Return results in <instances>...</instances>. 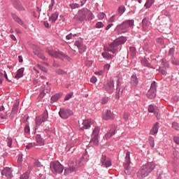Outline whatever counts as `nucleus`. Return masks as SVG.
<instances>
[{"label": "nucleus", "mask_w": 179, "mask_h": 179, "mask_svg": "<svg viewBox=\"0 0 179 179\" xmlns=\"http://www.w3.org/2000/svg\"><path fill=\"white\" fill-rule=\"evenodd\" d=\"M129 51H130L132 58H134V57H135V55H136V48H135L134 46H131V47H129Z\"/></svg>", "instance_id": "c9c22d12"}, {"label": "nucleus", "mask_w": 179, "mask_h": 179, "mask_svg": "<svg viewBox=\"0 0 179 179\" xmlns=\"http://www.w3.org/2000/svg\"><path fill=\"white\" fill-rule=\"evenodd\" d=\"M101 55L104 59H106L107 61H111L113 58H114V55L108 53V52H103L101 53Z\"/></svg>", "instance_id": "393cba45"}, {"label": "nucleus", "mask_w": 179, "mask_h": 179, "mask_svg": "<svg viewBox=\"0 0 179 179\" xmlns=\"http://www.w3.org/2000/svg\"><path fill=\"white\" fill-rule=\"evenodd\" d=\"M11 16H12L13 20H15L16 22V23H18V24H20V26H22L23 27H26L24 22H23V20L22 19H20V17H19V16H17V15H16L15 13H11Z\"/></svg>", "instance_id": "a211bd4d"}, {"label": "nucleus", "mask_w": 179, "mask_h": 179, "mask_svg": "<svg viewBox=\"0 0 179 179\" xmlns=\"http://www.w3.org/2000/svg\"><path fill=\"white\" fill-rule=\"evenodd\" d=\"M29 177H30V171H27L20 176V179H29Z\"/></svg>", "instance_id": "e433bc0d"}, {"label": "nucleus", "mask_w": 179, "mask_h": 179, "mask_svg": "<svg viewBox=\"0 0 179 179\" xmlns=\"http://www.w3.org/2000/svg\"><path fill=\"white\" fill-rule=\"evenodd\" d=\"M155 168L156 165L155 162H148L141 166V169L137 173V177L138 178H145L148 177Z\"/></svg>", "instance_id": "f03ea898"}, {"label": "nucleus", "mask_w": 179, "mask_h": 179, "mask_svg": "<svg viewBox=\"0 0 179 179\" xmlns=\"http://www.w3.org/2000/svg\"><path fill=\"white\" fill-rule=\"evenodd\" d=\"M157 90V86L156 85V81H152L150 85V88L147 92V97L150 99H153L156 97V92Z\"/></svg>", "instance_id": "6e6552de"}, {"label": "nucleus", "mask_w": 179, "mask_h": 179, "mask_svg": "<svg viewBox=\"0 0 179 179\" xmlns=\"http://www.w3.org/2000/svg\"><path fill=\"white\" fill-rule=\"evenodd\" d=\"M74 45H76V47H77V48H78V51L80 54H83V52H86V50H87L86 45L80 43L79 41H76L74 43Z\"/></svg>", "instance_id": "dca6fc26"}, {"label": "nucleus", "mask_w": 179, "mask_h": 179, "mask_svg": "<svg viewBox=\"0 0 179 179\" xmlns=\"http://www.w3.org/2000/svg\"><path fill=\"white\" fill-rule=\"evenodd\" d=\"M161 62L165 68H169L170 65L169 64V62L164 60V59H161Z\"/></svg>", "instance_id": "c03bdc74"}, {"label": "nucleus", "mask_w": 179, "mask_h": 179, "mask_svg": "<svg viewBox=\"0 0 179 179\" xmlns=\"http://www.w3.org/2000/svg\"><path fill=\"white\" fill-rule=\"evenodd\" d=\"M69 7L71 9H78L80 8V6L78 3H70Z\"/></svg>", "instance_id": "ea45409f"}, {"label": "nucleus", "mask_w": 179, "mask_h": 179, "mask_svg": "<svg viewBox=\"0 0 179 179\" xmlns=\"http://www.w3.org/2000/svg\"><path fill=\"white\" fill-rule=\"evenodd\" d=\"M117 83V87H116V99H120V96L122 94V90L121 91V81H120V79H117L116 80Z\"/></svg>", "instance_id": "6ab92c4d"}, {"label": "nucleus", "mask_w": 179, "mask_h": 179, "mask_svg": "<svg viewBox=\"0 0 179 179\" xmlns=\"http://www.w3.org/2000/svg\"><path fill=\"white\" fill-rule=\"evenodd\" d=\"M34 166L35 167H42L43 166V165H41V162L36 159L34 160Z\"/></svg>", "instance_id": "a18cd8bd"}, {"label": "nucleus", "mask_w": 179, "mask_h": 179, "mask_svg": "<svg viewBox=\"0 0 179 179\" xmlns=\"http://www.w3.org/2000/svg\"><path fill=\"white\" fill-rule=\"evenodd\" d=\"M150 26V21H149V17H145L142 20V29L143 31H147Z\"/></svg>", "instance_id": "f3484780"}, {"label": "nucleus", "mask_w": 179, "mask_h": 179, "mask_svg": "<svg viewBox=\"0 0 179 179\" xmlns=\"http://www.w3.org/2000/svg\"><path fill=\"white\" fill-rule=\"evenodd\" d=\"M24 132L25 134H30V126L28 124L24 127Z\"/></svg>", "instance_id": "6e6d98bb"}, {"label": "nucleus", "mask_w": 179, "mask_h": 179, "mask_svg": "<svg viewBox=\"0 0 179 179\" xmlns=\"http://www.w3.org/2000/svg\"><path fill=\"white\" fill-rule=\"evenodd\" d=\"M171 62L173 65H179V60H176V59H172Z\"/></svg>", "instance_id": "338daca9"}, {"label": "nucleus", "mask_w": 179, "mask_h": 179, "mask_svg": "<svg viewBox=\"0 0 179 179\" xmlns=\"http://www.w3.org/2000/svg\"><path fill=\"white\" fill-rule=\"evenodd\" d=\"M91 142H92L95 146L99 145V136H92Z\"/></svg>", "instance_id": "72a5a7b5"}, {"label": "nucleus", "mask_w": 179, "mask_h": 179, "mask_svg": "<svg viewBox=\"0 0 179 179\" xmlns=\"http://www.w3.org/2000/svg\"><path fill=\"white\" fill-rule=\"evenodd\" d=\"M115 132H117V125L116 124H110L109 126V129L107 133L104 136V139H110L111 136H114L115 135Z\"/></svg>", "instance_id": "1a4fd4ad"}, {"label": "nucleus", "mask_w": 179, "mask_h": 179, "mask_svg": "<svg viewBox=\"0 0 179 179\" xmlns=\"http://www.w3.org/2000/svg\"><path fill=\"white\" fill-rule=\"evenodd\" d=\"M159 72H161V73L162 75H167V71H166V69H164V68L163 67H159Z\"/></svg>", "instance_id": "4d7b16f0"}, {"label": "nucleus", "mask_w": 179, "mask_h": 179, "mask_svg": "<svg viewBox=\"0 0 179 179\" xmlns=\"http://www.w3.org/2000/svg\"><path fill=\"white\" fill-rule=\"evenodd\" d=\"M91 83H96L97 82V78L96 76H92L90 79Z\"/></svg>", "instance_id": "0e129e2a"}, {"label": "nucleus", "mask_w": 179, "mask_h": 179, "mask_svg": "<svg viewBox=\"0 0 179 179\" xmlns=\"http://www.w3.org/2000/svg\"><path fill=\"white\" fill-rule=\"evenodd\" d=\"M103 89H105V90H106L109 94H111V93L114 92V80H110L106 83H105L103 85Z\"/></svg>", "instance_id": "9b49d317"}, {"label": "nucleus", "mask_w": 179, "mask_h": 179, "mask_svg": "<svg viewBox=\"0 0 179 179\" xmlns=\"http://www.w3.org/2000/svg\"><path fill=\"white\" fill-rule=\"evenodd\" d=\"M148 141H149L150 146H151V148H155V139L153 138V137L152 136L149 137Z\"/></svg>", "instance_id": "a19ab883"}, {"label": "nucleus", "mask_w": 179, "mask_h": 179, "mask_svg": "<svg viewBox=\"0 0 179 179\" xmlns=\"http://www.w3.org/2000/svg\"><path fill=\"white\" fill-rule=\"evenodd\" d=\"M172 127L176 129V131H179V125L178 123L174 122L172 123Z\"/></svg>", "instance_id": "864d4df0"}, {"label": "nucleus", "mask_w": 179, "mask_h": 179, "mask_svg": "<svg viewBox=\"0 0 179 179\" xmlns=\"http://www.w3.org/2000/svg\"><path fill=\"white\" fill-rule=\"evenodd\" d=\"M18 110H19V104L15 103L13 106V109L11 112L15 113L16 114Z\"/></svg>", "instance_id": "79ce46f5"}, {"label": "nucleus", "mask_w": 179, "mask_h": 179, "mask_svg": "<svg viewBox=\"0 0 179 179\" xmlns=\"http://www.w3.org/2000/svg\"><path fill=\"white\" fill-rule=\"evenodd\" d=\"M46 52L50 55V57H53V58H66V59H69V56L65 53H64L62 51L60 50H50V48H46Z\"/></svg>", "instance_id": "39448f33"}, {"label": "nucleus", "mask_w": 179, "mask_h": 179, "mask_svg": "<svg viewBox=\"0 0 179 179\" xmlns=\"http://www.w3.org/2000/svg\"><path fill=\"white\" fill-rule=\"evenodd\" d=\"M35 121L36 127H40L43 122H45L43 121V117L41 116H37L35 119Z\"/></svg>", "instance_id": "c85d7f7f"}, {"label": "nucleus", "mask_w": 179, "mask_h": 179, "mask_svg": "<svg viewBox=\"0 0 179 179\" xmlns=\"http://www.w3.org/2000/svg\"><path fill=\"white\" fill-rule=\"evenodd\" d=\"M114 118V114L110 110H108L105 113H103L104 120H113Z\"/></svg>", "instance_id": "412c9836"}, {"label": "nucleus", "mask_w": 179, "mask_h": 179, "mask_svg": "<svg viewBox=\"0 0 179 179\" xmlns=\"http://www.w3.org/2000/svg\"><path fill=\"white\" fill-rule=\"evenodd\" d=\"M1 175L5 176L6 178L10 179L12 177H13V173H12V169L9 167H5L1 171Z\"/></svg>", "instance_id": "4468645a"}, {"label": "nucleus", "mask_w": 179, "mask_h": 179, "mask_svg": "<svg viewBox=\"0 0 179 179\" xmlns=\"http://www.w3.org/2000/svg\"><path fill=\"white\" fill-rule=\"evenodd\" d=\"M104 16H106V14L104 13H100L98 15V18L99 19V20H103V19H104Z\"/></svg>", "instance_id": "052dcab7"}, {"label": "nucleus", "mask_w": 179, "mask_h": 179, "mask_svg": "<svg viewBox=\"0 0 179 179\" xmlns=\"http://www.w3.org/2000/svg\"><path fill=\"white\" fill-rule=\"evenodd\" d=\"M54 5H55V0H51V2H50V3L49 5V7H48V13L52 12V8H54Z\"/></svg>", "instance_id": "4c0bfd02"}, {"label": "nucleus", "mask_w": 179, "mask_h": 179, "mask_svg": "<svg viewBox=\"0 0 179 179\" xmlns=\"http://www.w3.org/2000/svg\"><path fill=\"white\" fill-rule=\"evenodd\" d=\"M75 20L79 22H85V20H93L94 19V15L93 13L87 8H83L79 10L77 14L73 17Z\"/></svg>", "instance_id": "f257e3e1"}, {"label": "nucleus", "mask_w": 179, "mask_h": 179, "mask_svg": "<svg viewBox=\"0 0 179 179\" xmlns=\"http://www.w3.org/2000/svg\"><path fill=\"white\" fill-rule=\"evenodd\" d=\"M101 104H107L108 103V97L104 96L101 100Z\"/></svg>", "instance_id": "09e8293b"}, {"label": "nucleus", "mask_w": 179, "mask_h": 179, "mask_svg": "<svg viewBox=\"0 0 179 179\" xmlns=\"http://www.w3.org/2000/svg\"><path fill=\"white\" fill-rule=\"evenodd\" d=\"M22 162H23V155H18V158H17L18 164H22Z\"/></svg>", "instance_id": "bf43d9fd"}, {"label": "nucleus", "mask_w": 179, "mask_h": 179, "mask_svg": "<svg viewBox=\"0 0 179 179\" xmlns=\"http://www.w3.org/2000/svg\"><path fill=\"white\" fill-rule=\"evenodd\" d=\"M69 169L71 173H73V172L76 171V169H78V167L76 166V163L73 162V163L70 164Z\"/></svg>", "instance_id": "c756f323"}, {"label": "nucleus", "mask_w": 179, "mask_h": 179, "mask_svg": "<svg viewBox=\"0 0 179 179\" xmlns=\"http://www.w3.org/2000/svg\"><path fill=\"white\" fill-rule=\"evenodd\" d=\"M173 141L177 145H179V136H175L173 137Z\"/></svg>", "instance_id": "774afa93"}, {"label": "nucleus", "mask_w": 179, "mask_h": 179, "mask_svg": "<svg viewBox=\"0 0 179 179\" xmlns=\"http://www.w3.org/2000/svg\"><path fill=\"white\" fill-rule=\"evenodd\" d=\"M36 141L38 145H39V146H44V138L41 137V135L36 134Z\"/></svg>", "instance_id": "a878e982"}, {"label": "nucleus", "mask_w": 179, "mask_h": 179, "mask_svg": "<svg viewBox=\"0 0 179 179\" xmlns=\"http://www.w3.org/2000/svg\"><path fill=\"white\" fill-rule=\"evenodd\" d=\"M124 13H125V6H120L117 9V15H119V16H122V15H124Z\"/></svg>", "instance_id": "7c9ffc66"}, {"label": "nucleus", "mask_w": 179, "mask_h": 179, "mask_svg": "<svg viewBox=\"0 0 179 179\" xmlns=\"http://www.w3.org/2000/svg\"><path fill=\"white\" fill-rule=\"evenodd\" d=\"M36 143H29L26 145L27 149H31V148H34L36 146Z\"/></svg>", "instance_id": "603ef678"}, {"label": "nucleus", "mask_w": 179, "mask_h": 179, "mask_svg": "<svg viewBox=\"0 0 179 179\" xmlns=\"http://www.w3.org/2000/svg\"><path fill=\"white\" fill-rule=\"evenodd\" d=\"M116 19H117V14L112 15L109 18L108 22H109V23H114V22H115Z\"/></svg>", "instance_id": "37998d69"}, {"label": "nucleus", "mask_w": 179, "mask_h": 179, "mask_svg": "<svg viewBox=\"0 0 179 179\" xmlns=\"http://www.w3.org/2000/svg\"><path fill=\"white\" fill-rule=\"evenodd\" d=\"M117 42L119 43V45H121L122 44H125L127 43V37L125 36H120L115 39Z\"/></svg>", "instance_id": "cd10ccee"}, {"label": "nucleus", "mask_w": 179, "mask_h": 179, "mask_svg": "<svg viewBox=\"0 0 179 179\" xmlns=\"http://www.w3.org/2000/svg\"><path fill=\"white\" fill-rule=\"evenodd\" d=\"M6 142H7V145L8 146V148H12V138L8 137Z\"/></svg>", "instance_id": "8fccbe9b"}, {"label": "nucleus", "mask_w": 179, "mask_h": 179, "mask_svg": "<svg viewBox=\"0 0 179 179\" xmlns=\"http://www.w3.org/2000/svg\"><path fill=\"white\" fill-rule=\"evenodd\" d=\"M72 96H73V93L67 94L64 98L65 101H68V100H69L72 97Z\"/></svg>", "instance_id": "13d9d810"}, {"label": "nucleus", "mask_w": 179, "mask_h": 179, "mask_svg": "<svg viewBox=\"0 0 179 179\" xmlns=\"http://www.w3.org/2000/svg\"><path fill=\"white\" fill-rule=\"evenodd\" d=\"M141 63L144 66H147V68H150L151 69H153V66H152V64H150V63H149L148 59H143V61H141Z\"/></svg>", "instance_id": "f704fd0d"}, {"label": "nucleus", "mask_w": 179, "mask_h": 179, "mask_svg": "<svg viewBox=\"0 0 179 179\" xmlns=\"http://www.w3.org/2000/svg\"><path fill=\"white\" fill-rule=\"evenodd\" d=\"M99 134H100V127H95L93 129L92 136H99Z\"/></svg>", "instance_id": "2f4dec72"}, {"label": "nucleus", "mask_w": 179, "mask_h": 179, "mask_svg": "<svg viewBox=\"0 0 179 179\" xmlns=\"http://www.w3.org/2000/svg\"><path fill=\"white\" fill-rule=\"evenodd\" d=\"M174 52H176V49L174 48H171L169 49V55L170 57H174Z\"/></svg>", "instance_id": "49530a36"}, {"label": "nucleus", "mask_w": 179, "mask_h": 179, "mask_svg": "<svg viewBox=\"0 0 179 179\" xmlns=\"http://www.w3.org/2000/svg\"><path fill=\"white\" fill-rule=\"evenodd\" d=\"M129 113L128 112H125L123 115V118L124 121H128L129 120Z\"/></svg>", "instance_id": "5fc2aeb1"}, {"label": "nucleus", "mask_w": 179, "mask_h": 179, "mask_svg": "<svg viewBox=\"0 0 179 179\" xmlns=\"http://www.w3.org/2000/svg\"><path fill=\"white\" fill-rule=\"evenodd\" d=\"M100 162L102 166L106 167V169H108V167H111V166H113L111 159L109 157H107L106 155H101Z\"/></svg>", "instance_id": "9d476101"}, {"label": "nucleus", "mask_w": 179, "mask_h": 179, "mask_svg": "<svg viewBox=\"0 0 179 179\" xmlns=\"http://www.w3.org/2000/svg\"><path fill=\"white\" fill-rule=\"evenodd\" d=\"M153 3H155V0H147L144 6L146 9H149Z\"/></svg>", "instance_id": "473e14b6"}, {"label": "nucleus", "mask_w": 179, "mask_h": 179, "mask_svg": "<svg viewBox=\"0 0 179 179\" xmlns=\"http://www.w3.org/2000/svg\"><path fill=\"white\" fill-rule=\"evenodd\" d=\"M41 117H42L43 121L45 122V121L48 120V110H46L45 112H43Z\"/></svg>", "instance_id": "58836bf2"}, {"label": "nucleus", "mask_w": 179, "mask_h": 179, "mask_svg": "<svg viewBox=\"0 0 179 179\" xmlns=\"http://www.w3.org/2000/svg\"><path fill=\"white\" fill-rule=\"evenodd\" d=\"M38 58H41V59H43V61H47V57L43 55V53H41L38 55Z\"/></svg>", "instance_id": "69168bd1"}, {"label": "nucleus", "mask_w": 179, "mask_h": 179, "mask_svg": "<svg viewBox=\"0 0 179 179\" xmlns=\"http://www.w3.org/2000/svg\"><path fill=\"white\" fill-rule=\"evenodd\" d=\"M50 167L53 174H62L64 171V166L58 161L50 162Z\"/></svg>", "instance_id": "20e7f679"}, {"label": "nucleus", "mask_w": 179, "mask_h": 179, "mask_svg": "<svg viewBox=\"0 0 179 179\" xmlns=\"http://www.w3.org/2000/svg\"><path fill=\"white\" fill-rule=\"evenodd\" d=\"M90 120H84L82 123V126H80V131H85V129H89L90 128Z\"/></svg>", "instance_id": "aec40b11"}, {"label": "nucleus", "mask_w": 179, "mask_h": 179, "mask_svg": "<svg viewBox=\"0 0 179 179\" xmlns=\"http://www.w3.org/2000/svg\"><path fill=\"white\" fill-rule=\"evenodd\" d=\"M96 29H101L102 27H104V24L101 22H96L95 25Z\"/></svg>", "instance_id": "de8ad7c7"}, {"label": "nucleus", "mask_w": 179, "mask_h": 179, "mask_svg": "<svg viewBox=\"0 0 179 179\" xmlns=\"http://www.w3.org/2000/svg\"><path fill=\"white\" fill-rule=\"evenodd\" d=\"M13 6H14L15 9L17 10L23 11L24 10V7L22 5V3L20 0H11Z\"/></svg>", "instance_id": "2eb2a0df"}, {"label": "nucleus", "mask_w": 179, "mask_h": 179, "mask_svg": "<svg viewBox=\"0 0 179 179\" xmlns=\"http://www.w3.org/2000/svg\"><path fill=\"white\" fill-rule=\"evenodd\" d=\"M58 16H59V13L58 12H55L49 17V21L51 22V23H55V22L58 20Z\"/></svg>", "instance_id": "b1692460"}, {"label": "nucleus", "mask_w": 179, "mask_h": 179, "mask_svg": "<svg viewBox=\"0 0 179 179\" xmlns=\"http://www.w3.org/2000/svg\"><path fill=\"white\" fill-rule=\"evenodd\" d=\"M159 132V122H156L150 129V135H156Z\"/></svg>", "instance_id": "4be33fe9"}, {"label": "nucleus", "mask_w": 179, "mask_h": 179, "mask_svg": "<svg viewBox=\"0 0 179 179\" xmlns=\"http://www.w3.org/2000/svg\"><path fill=\"white\" fill-rule=\"evenodd\" d=\"M118 42L115 39L113 43L109 44V48L108 49V51L109 52H113V54H115L116 51H118V46H119Z\"/></svg>", "instance_id": "ddd939ff"}, {"label": "nucleus", "mask_w": 179, "mask_h": 179, "mask_svg": "<svg viewBox=\"0 0 179 179\" xmlns=\"http://www.w3.org/2000/svg\"><path fill=\"white\" fill-rule=\"evenodd\" d=\"M3 73L0 71V85H2V82H3Z\"/></svg>", "instance_id": "e2e57ef3"}, {"label": "nucleus", "mask_w": 179, "mask_h": 179, "mask_svg": "<svg viewBox=\"0 0 179 179\" xmlns=\"http://www.w3.org/2000/svg\"><path fill=\"white\" fill-rule=\"evenodd\" d=\"M139 83V80H138V76H136V73H133L132 76L130 78L129 84L131 87H133L135 89V87H138V85Z\"/></svg>", "instance_id": "f8f14e48"}, {"label": "nucleus", "mask_w": 179, "mask_h": 179, "mask_svg": "<svg viewBox=\"0 0 179 179\" xmlns=\"http://www.w3.org/2000/svg\"><path fill=\"white\" fill-rule=\"evenodd\" d=\"M59 115L62 120H68L71 115H73V111L69 108H61L59 111Z\"/></svg>", "instance_id": "0eeeda50"}, {"label": "nucleus", "mask_w": 179, "mask_h": 179, "mask_svg": "<svg viewBox=\"0 0 179 179\" xmlns=\"http://www.w3.org/2000/svg\"><path fill=\"white\" fill-rule=\"evenodd\" d=\"M148 113H155V106L150 105L148 108Z\"/></svg>", "instance_id": "3c124183"}, {"label": "nucleus", "mask_w": 179, "mask_h": 179, "mask_svg": "<svg viewBox=\"0 0 179 179\" xmlns=\"http://www.w3.org/2000/svg\"><path fill=\"white\" fill-rule=\"evenodd\" d=\"M61 97H62V93L55 94V95L52 96L50 99V103H57V101H58Z\"/></svg>", "instance_id": "5701e85b"}, {"label": "nucleus", "mask_w": 179, "mask_h": 179, "mask_svg": "<svg viewBox=\"0 0 179 179\" xmlns=\"http://www.w3.org/2000/svg\"><path fill=\"white\" fill-rule=\"evenodd\" d=\"M56 72H57V73H58V75H65V74H66V72H65V71H64L62 69H59Z\"/></svg>", "instance_id": "680f3d73"}, {"label": "nucleus", "mask_w": 179, "mask_h": 179, "mask_svg": "<svg viewBox=\"0 0 179 179\" xmlns=\"http://www.w3.org/2000/svg\"><path fill=\"white\" fill-rule=\"evenodd\" d=\"M134 23L135 21L134 20H127L123 21L122 23L115 27V31H116L117 34H124L125 33H128V29L134 27Z\"/></svg>", "instance_id": "7ed1b4c3"}, {"label": "nucleus", "mask_w": 179, "mask_h": 179, "mask_svg": "<svg viewBox=\"0 0 179 179\" xmlns=\"http://www.w3.org/2000/svg\"><path fill=\"white\" fill-rule=\"evenodd\" d=\"M24 72V68L19 69L17 71V74L15 76V79H20V78H23V73Z\"/></svg>", "instance_id": "bb28decb"}, {"label": "nucleus", "mask_w": 179, "mask_h": 179, "mask_svg": "<svg viewBox=\"0 0 179 179\" xmlns=\"http://www.w3.org/2000/svg\"><path fill=\"white\" fill-rule=\"evenodd\" d=\"M131 152L127 151L126 153L125 161H124V173L127 176H129L132 173V168H131Z\"/></svg>", "instance_id": "423d86ee"}]
</instances>
